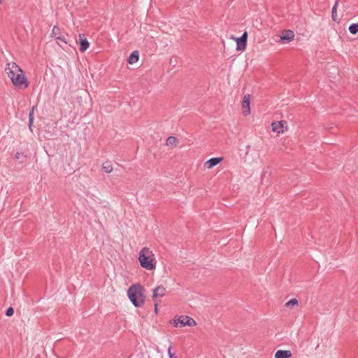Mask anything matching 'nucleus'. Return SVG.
<instances>
[{
    "label": "nucleus",
    "instance_id": "obj_1",
    "mask_svg": "<svg viewBox=\"0 0 358 358\" xmlns=\"http://www.w3.org/2000/svg\"><path fill=\"white\" fill-rule=\"evenodd\" d=\"M5 71L13 85L17 89H26L29 87V81L21 67L15 62H8Z\"/></svg>",
    "mask_w": 358,
    "mask_h": 358
},
{
    "label": "nucleus",
    "instance_id": "obj_2",
    "mask_svg": "<svg viewBox=\"0 0 358 358\" xmlns=\"http://www.w3.org/2000/svg\"><path fill=\"white\" fill-rule=\"evenodd\" d=\"M138 259L142 268L148 271L155 269L157 262L153 252L149 248H143L139 252Z\"/></svg>",
    "mask_w": 358,
    "mask_h": 358
},
{
    "label": "nucleus",
    "instance_id": "obj_3",
    "mask_svg": "<svg viewBox=\"0 0 358 358\" xmlns=\"http://www.w3.org/2000/svg\"><path fill=\"white\" fill-rule=\"evenodd\" d=\"M128 298L135 307H140L145 303V296L142 286L138 284L131 285L127 290Z\"/></svg>",
    "mask_w": 358,
    "mask_h": 358
},
{
    "label": "nucleus",
    "instance_id": "obj_4",
    "mask_svg": "<svg viewBox=\"0 0 358 358\" xmlns=\"http://www.w3.org/2000/svg\"><path fill=\"white\" fill-rule=\"evenodd\" d=\"M173 324L174 327H194L196 324L195 320L191 317L187 315H182L178 317V318H175L173 322Z\"/></svg>",
    "mask_w": 358,
    "mask_h": 358
},
{
    "label": "nucleus",
    "instance_id": "obj_5",
    "mask_svg": "<svg viewBox=\"0 0 358 358\" xmlns=\"http://www.w3.org/2000/svg\"><path fill=\"white\" fill-rule=\"evenodd\" d=\"M248 34L244 32L242 36L239 38H236V50L238 51H243L245 49L247 45Z\"/></svg>",
    "mask_w": 358,
    "mask_h": 358
},
{
    "label": "nucleus",
    "instance_id": "obj_6",
    "mask_svg": "<svg viewBox=\"0 0 358 358\" xmlns=\"http://www.w3.org/2000/svg\"><path fill=\"white\" fill-rule=\"evenodd\" d=\"M250 95L245 94L242 101L243 114L247 116L250 114Z\"/></svg>",
    "mask_w": 358,
    "mask_h": 358
},
{
    "label": "nucleus",
    "instance_id": "obj_7",
    "mask_svg": "<svg viewBox=\"0 0 358 358\" xmlns=\"http://www.w3.org/2000/svg\"><path fill=\"white\" fill-rule=\"evenodd\" d=\"M286 124L287 122L285 121L274 122L271 124L272 131L278 134H282Z\"/></svg>",
    "mask_w": 358,
    "mask_h": 358
},
{
    "label": "nucleus",
    "instance_id": "obj_8",
    "mask_svg": "<svg viewBox=\"0 0 358 358\" xmlns=\"http://www.w3.org/2000/svg\"><path fill=\"white\" fill-rule=\"evenodd\" d=\"M166 289L162 285H159L153 289L152 299L156 301L157 298L164 296Z\"/></svg>",
    "mask_w": 358,
    "mask_h": 358
},
{
    "label": "nucleus",
    "instance_id": "obj_9",
    "mask_svg": "<svg viewBox=\"0 0 358 358\" xmlns=\"http://www.w3.org/2000/svg\"><path fill=\"white\" fill-rule=\"evenodd\" d=\"M294 32L291 30H288L280 36V41L282 42H289L294 38Z\"/></svg>",
    "mask_w": 358,
    "mask_h": 358
},
{
    "label": "nucleus",
    "instance_id": "obj_10",
    "mask_svg": "<svg viewBox=\"0 0 358 358\" xmlns=\"http://www.w3.org/2000/svg\"><path fill=\"white\" fill-rule=\"evenodd\" d=\"M222 160L221 157H213L208 159L206 163L205 166L208 169H212L213 167L217 165Z\"/></svg>",
    "mask_w": 358,
    "mask_h": 358
},
{
    "label": "nucleus",
    "instance_id": "obj_11",
    "mask_svg": "<svg viewBox=\"0 0 358 358\" xmlns=\"http://www.w3.org/2000/svg\"><path fill=\"white\" fill-rule=\"evenodd\" d=\"M292 353L290 350H279L275 353V358H290Z\"/></svg>",
    "mask_w": 358,
    "mask_h": 358
},
{
    "label": "nucleus",
    "instance_id": "obj_12",
    "mask_svg": "<svg viewBox=\"0 0 358 358\" xmlns=\"http://www.w3.org/2000/svg\"><path fill=\"white\" fill-rule=\"evenodd\" d=\"M138 59H139L138 52L137 50H134L129 56V58L127 59V62L129 64H133L137 62Z\"/></svg>",
    "mask_w": 358,
    "mask_h": 358
},
{
    "label": "nucleus",
    "instance_id": "obj_13",
    "mask_svg": "<svg viewBox=\"0 0 358 358\" xmlns=\"http://www.w3.org/2000/svg\"><path fill=\"white\" fill-rule=\"evenodd\" d=\"M102 169L107 173H110L113 171V166L109 161H106L103 163L101 166Z\"/></svg>",
    "mask_w": 358,
    "mask_h": 358
},
{
    "label": "nucleus",
    "instance_id": "obj_14",
    "mask_svg": "<svg viewBox=\"0 0 358 358\" xmlns=\"http://www.w3.org/2000/svg\"><path fill=\"white\" fill-rule=\"evenodd\" d=\"M90 46V43L86 38H82L80 40V51L83 52L87 50Z\"/></svg>",
    "mask_w": 358,
    "mask_h": 358
},
{
    "label": "nucleus",
    "instance_id": "obj_15",
    "mask_svg": "<svg viewBox=\"0 0 358 358\" xmlns=\"http://www.w3.org/2000/svg\"><path fill=\"white\" fill-rule=\"evenodd\" d=\"M338 5V0H337L332 9H331V18L333 20V21L336 22V20H337V6Z\"/></svg>",
    "mask_w": 358,
    "mask_h": 358
},
{
    "label": "nucleus",
    "instance_id": "obj_16",
    "mask_svg": "<svg viewBox=\"0 0 358 358\" xmlns=\"http://www.w3.org/2000/svg\"><path fill=\"white\" fill-rule=\"evenodd\" d=\"M34 107H33L29 113V129L31 131H32V125H33V122H34Z\"/></svg>",
    "mask_w": 358,
    "mask_h": 358
},
{
    "label": "nucleus",
    "instance_id": "obj_17",
    "mask_svg": "<svg viewBox=\"0 0 358 358\" xmlns=\"http://www.w3.org/2000/svg\"><path fill=\"white\" fill-rule=\"evenodd\" d=\"M178 143V139L175 136H169L167 138L166 144L170 146H176Z\"/></svg>",
    "mask_w": 358,
    "mask_h": 358
},
{
    "label": "nucleus",
    "instance_id": "obj_18",
    "mask_svg": "<svg viewBox=\"0 0 358 358\" xmlns=\"http://www.w3.org/2000/svg\"><path fill=\"white\" fill-rule=\"evenodd\" d=\"M348 30L350 34L355 35L358 33V23H353L348 27Z\"/></svg>",
    "mask_w": 358,
    "mask_h": 358
},
{
    "label": "nucleus",
    "instance_id": "obj_19",
    "mask_svg": "<svg viewBox=\"0 0 358 358\" xmlns=\"http://www.w3.org/2000/svg\"><path fill=\"white\" fill-rule=\"evenodd\" d=\"M298 303H299L298 300L295 298H293V299H290L289 301H288L285 303V306L291 307V306H296V305H298Z\"/></svg>",
    "mask_w": 358,
    "mask_h": 358
},
{
    "label": "nucleus",
    "instance_id": "obj_20",
    "mask_svg": "<svg viewBox=\"0 0 358 358\" xmlns=\"http://www.w3.org/2000/svg\"><path fill=\"white\" fill-rule=\"evenodd\" d=\"M52 35L54 36L55 38L56 36L60 35V29L58 27L54 26L52 30Z\"/></svg>",
    "mask_w": 358,
    "mask_h": 358
},
{
    "label": "nucleus",
    "instance_id": "obj_21",
    "mask_svg": "<svg viewBox=\"0 0 358 358\" xmlns=\"http://www.w3.org/2000/svg\"><path fill=\"white\" fill-rule=\"evenodd\" d=\"M55 38L57 41H59L65 44H67V40L64 35H59L58 36H56Z\"/></svg>",
    "mask_w": 358,
    "mask_h": 358
},
{
    "label": "nucleus",
    "instance_id": "obj_22",
    "mask_svg": "<svg viewBox=\"0 0 358 358\" xmlns=\"http://www.w3.org/2000/svg\"><path fill=\"white\" fill-rule=\"evenodd\" d=\"M172 345H170L168 348V355L169 358H178L173 352H172Z\"/></svg>",
    "mask_w": 358,
    "mask_h": 358
},
{
    "label": "nucleus",
    "instance_id": "obj_23",
    "mask_svg": "<svg viewBox=\"0 0 358 358\" xmlns=\"http://www.w3.org/2000/svg\"><path fill=\"white\" fill-rule=\"evenodd\" d=\"M14 314V309L12 307H9L6 311V315L10 317Z\"/></svg>",
    "mask_w": 358,
    "mask_h": 358
},
{
    "label": "nucleus",
    "instance_id": "obj_24",
    "mask_svg": "<svg viewBox=\"0 0 358 358\" xmlns=\"http://www.w3.org/2000/svg\"><path fill=\"white\" fill-rule=\"evenodd\" d=\"M21 157H23V158L26 157V156L24 155L23 152H17L15 154V158L16 159H21Z\"/></svg>",
    "mask_w": 358,
    "mask_h": 358
},
{
    "label": "nucleus",
    "instance_id": "obj_25",
    "mask_svg": "<svg viewBox=\"0 0 358 358\" xmlns=\"http://www.w3.org/2000/svg\"><path fill=\"white\" fill-rule=\"evenodd\" d=\"M155 311L156 313H157V303L155 304Z\"/></svg>",
    "mask_w": 358,
    "mask_h": 358
},
{
    "label": "nucleus",
    "instance_id": "obj_26",
    "mask_svg": "<svg viewBox=\"0 0 358 358\" xmlns=\"http://www.w3.org/2000/svg\"><path fill=\"white\" fill-rule=\"evenodd\" d=\"M1 3H2V1H1V0H0V4H1Z\"/></svg>",
    "mask_w": 358,
    "mask_h": 358
}]
</instances>
